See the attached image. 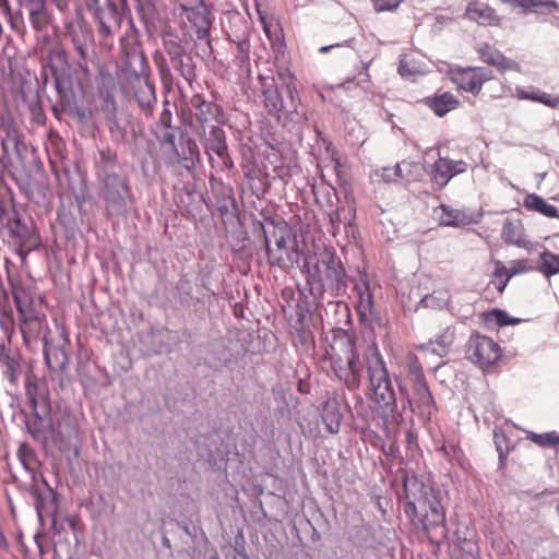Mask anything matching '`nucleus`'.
<instances>
[{"label":"nucleus","instance_id":"obj_42","mask_svg":"<svg viewBox=\"0 0 559 559\" xmlns=\"http://www.w3.org/2000/svg\"><path fill=\"white\" fill-rule=\"evenodd\" d=\"M441 224L444 226L459 227L465 224V215L459 210H452L447 205H441Z\"/></svg>","mask_w":559,"mask_h":559},{"label":"nucleus","instance_id":"obj_15","mask_svg":"<svg viewBox=\"0 0 559 559\" xmlns=\"http://www.w3.org/2000/svg\"><path fill=\"white\" fill-rule=\"evenodd\" d=\"M467 358L486 370L495 366L502 356V349L492 338L474 333L466 344Z\"/></svg>","mask_w":559,"mask_h":559},{"label":"nucleus","instance_id":"obj_41","mask_svg":"<svg viewBox=\"0 0 559 559\" xmlns=\"http://www.w3.org/2000/svg\"><path fill=\"white\" fill-rule=\"evenodd\" d=\"M110 139L118 144H124L128 140L127 123L121 121L118 117L106 122Z\"/></svg>","mask_w":559,"mask_h":559},{"label":"nucleus","instance_id":"obj_61","mask_svg":"<svg viewBox=\"0 0 559 559\" xmlns=\"http://www.w3.org/2000/svg\"><path fill=\"white\" fill-rule=\"evenodd\" d=\"M540 93H542V91L538 88H531L530 91L524 90V88L516 90V96L520 99L532 100V102H536V103L539 102Z\"/></svg>","mask_w":559,"mask_h":559},{"label":"nucleus","instance_id":"obj_58","mask_svg":"<svg viewBox=\"0 0 559 559\" xmlns=\"http://www.w3.org/2000/svg\"><path fill=\"white\" fill-rule=\"evenodd\" d=\"M420 169L421 166L419 164L403 160L402 163H399L395 165V167L391 168L392 171H394V177L396 178H403L409 180V177L404 174L405 170L411 171V168Z\"/></svg>","mask_w":559,"mask_h":559},{"label":"nucleus","instance_id":"obj_17","mask_svg":"<svg viewBox=\"0 0 559 559\" xmlns=\"http://www.w3.org/2000/svg\"><path fill=\"white\" fill-rule=\"evenodd\" d=\"M318 409L326 432L337 435L348 405L343 403L337 396H331L321 403Z\"/></svg>","mask_w":559,"mask_h":559},{"label":"nucleus","instance_id":"obj_62","mask_svg":"<svg viewBox=\"0 0 559 559\" xmlns=\"http://www.w3.org/2000/svg\"><path fill=\"white\" fill-rule=\"evenodd\" d=\"M472 70L477 79L479 81L480 87H483L484 83L491 80L493 78L492 71L484 68V67H472Z\"/></svg>","mask_w":559,"mask_h":559},{"label":"nucleus","instance_id":"obj_48","mask_svg":"<svg viewBox=\"0 0 559 559\" xmlns=\"http://www.w3.org/2000/svg\"><path fill=\"white\" fill-rule=\"evenodd\" d=\"M17 456L22 466L31 472L33 469L32 464L35 461V452L32 447L26 442L21 443L17 450Z\"/></svg>","mask_w":559,"mask_h":559},{"label":"nucleus","instance_id":"obj_45","mask_svg":"<svg viewBox=\"0 0 559 559\" xmlns=\"http://www.w3.org/2000/svg\"><path fill=\"white\" fill-rule=\"evenodd\" d=\"M488 319L493 321L498 326H508L519 324L522 320L509 316L506 310L495 308L488 312Z\"/></svg>","mask_w":559,"mask_h":559},{"label":"nucleus","instance_id":"obj_1","mask_svg":"<svg viewBox=\"0 0 559 559\" xmlns=\"http://www.w3.org/2000/svg\"><path fill=\"white\" fill-rule=\"evenodd\" d=\"M366 371L369 397L377 405L379 415L385 424H399L407 408L414 412L408 389L397 376L390 374L384 357L374 341L367 349Z\"/></svg>","mask_w":559,"mask_h":559},{"label":"nucleus","instance_id":"obj_13","mask_svg":"<svg viewBox=\"0 0 559 559\" xmlns=\"http://www.w3.org/2000/svg\"><path fill=\"white\" fill-rule=\"evenodd\" d=\"M100 195L109 216L124 215L132 202V193L127 176L100 182Z\"/></svg>","mask_w":559,"mask_h":559},{"label":"nucleus","instance_id":"obj_21","mask_svg":"<svg viewBox=\"0 0 559 559\" xmlns=\"http://www.w3.org/2000/svg\"><path fill=\"white\" fill-rule=\"evenodd\" d=\"M59 111L67 114L70 118L75 120L84 131H93L95 128L92 108L83 102H79V98L70 100L69 104H62L59 106Z\"/></svg>","mask_w":559,"mask_h":559},{"label":"nucleus","instance_id":"obj_53","mask_svg":"<svg viewBox=\"0 0 559 559\" xmlns=\"http://www.w3.org/2000/svg\"><path fill=\"white\" fill-rule=\"evenodd\" d=\"M26 396L28 400L29 407L33 412V414L37 418H41V415L38 412V386L37 384H27L26 385Z\"/></svg>","mask_w":559,"mask_h":559},{"label":"nucleus","instance_id":"obj_29","mask_svg":"<svg viewBox=\"0 0 559 559\" xmlns=\"http://www.w3.org/2000/svg\"><path fill=\"white\" fill-rule=\"evenodd\" d=\"M45 318L40 317L34 308L28 309V313L21 318V333L23 338L32 340L38 338Z\"/></svg>","mask_w":559,"mask_h":559},{"label":"nucleus","instance_id":"obj_31","mask_svg":"<svg viewBox=\"0 0 559 559\" xmlns=\"http://www.w3.org/2000/svg\"><path fill=\"white\" fill-rule=\"evenodd\" d=\"M523 206L530 211L540 213L546 217H559L558 209L555 205L547 203L545 199L535 193H528L524 198Z\"/></svg>","mask_w":559,"mask_h":559},{"label":"nucleus","instance_id":"obj_6","mask_svg":"<svg viewBox=\"0 0 559 559\" xmlns=\"http://www.w3.org/2000/svg\"><path fill=\"white\" fill-rule=\"evenodd\" d=\"M265 109L284 126L293 123L299 126L305 116L298 111L299 98L295 95V88L283 80L278 84L273 75H259Z\"/></svg>","mask_w":559,"mask_h":559},{"label":"nucleus","instance_id":"obj_12","mask_svg":"<svg viewBox=\"0 0 559 559\" xmlns=\"http://www.w3.org/2000/svg\"><path fill=\"white\" fill-rule=\"evenodd\" d=\"M138 57L140 60V69L133 72V81H131L130 84L136 104L143 115L148 118L152 117L157 102L155 85L150 80V67L145 53L140 51Z\"/></svg>","mask_w":559,"mask_h":559},{"label":"nucleus","instance_id":"obj_36","mask_svg":"<svg viewBox=\"0 0 559 559\" xmlns=\"http://www.w3.org/2000/svg\"><path fill=\"white\" fill-rule=\"evenodd\" d=\"M357 297L356 310L360 321L367 320L369 317L376 316L374 311V299L372 289L359 294Z\"/></svg>","mask_w":559,"mask_h":559},{"label":"nucleus","instance_id":"obj_57","mask_svg":"<svg viewBox=\"0 0 559 559\" xmlns=\"http://www.w3.org/2000/svg\"><path fill=\"white\" fill-rule=\"evenodd\" d=\"M246 177L251 179L250 188L257 197L265 192V178L261 177L260 174L247 173Z\"/></svg>","mask_w":559,"mask_h":559},{"label":"nucleus","instance_id":"obj_25","mask_svg":"<svg viewBox=\"0 0 559 559\" xmlns=\"http://www.w3.org/2000/svg\"><path fill=\"white\" fill-rule=\"evenodd\" d=\"M412 384L415 399L413 404L416 403L420 414L430 416L431 412L436 409V402L426 379Z\"/></svg>","mask_w":559,"mask_h":559},{"label":"nucleus","instance_id":"obj_5","mask_svg":"<svg viewBox=\"0 0 559 559\" xmlns=\"http://www.w3.org/2000/svg\"><path fill=\"white\" fill-rule=\"evenodd\" d=\"M40 80L44 87L51 84L57 93V100L52 106L56 116L59 112V106L82 96V83L75 76V71L69 64L67 53L62 49L48 51Z\"/></svg>","mask_w":559,"mask_h":559},{"label":"nucleus","instance_id":"obj_20","mask_svg":"<svg viewBox=\"0 0 559 559\" xmlns=\"http://www.w3.org/2000/svg\"><path fill=\"white\" fill-rule=\"evenodd\" d=\"M95 173L99 182L126 177L116 152L109 148L99 150L98 157L95 159Z\"/></svg>","mask_w":559,"mask_h":559},{"label":"nucleus","instance_id":"obj_55","mask_svg":"<svg viewBox=\"0 0 559 559\" xmlns=\"http://www.w3.org/2000/svg\"><path fill=\"white\" fill-rule=\"evenodd\" d=\"M198 120L202 123L209 120V116H216L218 112V107L213 103H207L203 100L198 107Z\"/></svg>","mask_w":559,"mask_h":559},{"label":"nucleus","instance_id":"obj_34","mask_svg":"<svg viewBox=\"0 0 559 559\" xmlns=\"http://www.w3.org/2000/svg\"><path fill=\"white\" fill-rule=\"evenodd\" d=\"M431 182L438 187V189L444 188L448 182L452 179L450 171V158L439 157L432 166L430 174Z\"/></svg>","mask_w":559,"mask_h":559},{"label":"nucleus","instance_id":"obj_63","mask_svg":"<svg viewBox=\"0 0 559 559\" xmlns=\"http://www.w3.org/2000/svg\"><path fill=\"white\" fill-rule=\"evenodd\" d=\"M371 290L370 282L368 280V275L366 273H362L359 275V278L354 284V292L356 296L362 293H367Z\"/></svg>","mask_w":559,"mask_h":559},{"label":"nucleus","instance_id":"obj_64","mask_svg":"<svg viewBox=\"0 0 559 559\" xmlns=\"http://www.w3.org/2000/svg\"><path fill=\"white\" fill-rule=\"evenodd\" d=\"M538 103H540L549 108L556 109V108H559V96L542 91Z\"/></svg>","mask_w":559,"mask_h":559},{"label":"nucleus","instance_id":"obj_46","mask_svg":"<svg viewBox=\"0 0 559 559\" xmlns=\"http://www.w3.org/2000/svg\"><path fill=\"white\" fill-rule=\"evenodd\" d=\"M447 301L445 293L433 292L432 294L424 296L420 299L418 307L442 309L447 305Z\"/></svg>","mask_w":559,"mask_h":559},{"label":"nucleus","instance_id":"obj_59","mask_svg":"<svg viewBox=\"0 0 559 559\" xmlns=\"http://www.w3.org/2000/svg\"><path fill=\"white\" fill-rule=\"evenodd\" d=\"M377 12L393 11L403 0H371Z\"/></svg>","mask_w":559,"mask_h":559},{"label":"nucleus","instance_id":"obj_44","mask_svg":"<svg viewBox=\"0 0 559 559\" xmlns=\"http://www.w3.org/2000/svg\"><path fill=\"white\" fill-rule=\"evenodd\" d=\"M180 132H183L180 127H171V129H163L159 132L156 131L155 135L156 139L159 141V143L163 146H168L170 151L176 147L178 141H177V134L178 138L180 136Z\"/></svg>","mask_w":559,"mask_h":559},{"label":"nucleus","instance_id":"obj_47","mask_svg":"<svg viewBox=\"0 0 559 559\" xmlns=\"http://www.w3.org/2000/svg\"><path fill=\"white\" fill-rule=\"evenodd\" d=\"M298 426L301 430V433L309 439H314L320 435V426L318 420H311L307 416H304L299 421Z\"/></svg>","mask_w":559,"mask_h":559},{"label":"nucleus","instance_id":"obj_24","mask_svg":"<svg viewBox=\"0 0 559 559\" xmlns=\"http://www.w3.org/2000/svg\"><path fill=\"white\" fill-rule=\"evenodd\" d=\"M44 359L51 371H63L69 364V356L64 348L48 343L46 335L44 336Z\"/></svg>","mask_w":559,"mask_h":559},{"label":"nucleus","instance_id":"obj_33","mask_svg":"<svg viewBox=\"0 0 559 559\" xmlns=\"http://www.w3.org/2000/svg\"><path fill=\"white\" fill-rule=\"evenodd\" d=\"M466 15L472 21L483 25L498 24V17L495 10L486 4H469L466 10Z\"/></svg>","mask_w":559,"mask_h":559},{"label":"nucleus","instance_id":"obj_52","mask_svg":"<svg viewBox=\"0 0 559 559\" xmlns=\"http://www.w3.org/2000/svg\"><path fill=\"white\" fill-rule=\"evenodd\" d=\"M493 440L499 455L500 465H503V461L509 453L508 440L503 433H498L497 431L493 432Z\"/></svg>","mask_w":559,"mask_h":559},{"label":"nucleus","instance_id":"obj_49","mask_svg":"<svg viewBox=\"0 0 559 559\" xmlns=\"http://www.w3.org/2000/svg\"><path fill=\"white\" fill-rule=\"evenodd\" d=\"M0 328L5 334L4 342L11 344V335L13 333V313L11 308L0 311Z\"/></svg>","mask_w":559,"mask_h":559},{"label":"nucleus","instance_id":"obj_54","mask_svg":"<svg viewBox=\"0 0 559 559\" xmlns=\"http://www.w3.org/2000/svg\"><path fill=\"white\" fill-rule=\"evenodd\" d=\"M117 109L118 108L115 98L110 95H107L102 103V111L106 122L118 117Z\"/></svg>","mask_w":559,"mask_h":559},{"label":"nucleus","instance_id":"obj_37","mask_svg":"<svg viewBox=\"0 0 559 559\" xmlns=\"http://www.w3.org/2000/svg\"><path fill=\"white\" fill-rule=\"evenodd\" d=\"M538 270L547 277L559 273V255L547 250L539 255Z\"/></svg>","mask_w":559,"mask_h":559},{"label":"nucleus","instance_id":"obj_50","mask_svg":"<svg viewBox=\"0 0 559 559\" xmlns=\"http://www.w3.org/2000/svg\"><path fill=\"white\" fill-rule=\"evenodd\" d=\"M163 110L157 121V128L171 129L173 127V110L171 107L176 108V104H171L167 98L163 102Z\"/></svg>","mask_w":559,"mask_h":559},{"label":"nucleus","instance_id":"obj_35","mask_svg":"<svg viewBox=\"0 0 559 559\" xmlns=\"http://www.w3.org/2000/svg\"><path fill=\"white\" fill-rule=\"evenodd\" d=\"M180 8L193 27L212 23L207 8L203 2L197 7H187L181 4Z\"/></svg>","mask_w":559,"mask_h":559},{"label":"nucleus","instance_id":"obj_10","mask_svg":"<svg viewBox=\"0 0 559 559\" xmlns=\"http://www.w3.org/2000/svg\"><path fill=\"white\" fill-rule=\"evenodd\" d=\"M0 11L8 17L12 29L23 33L25 23L23 13L28 16L32 27L41 32L51 22L47 0H0Z\"/></svg>","mask_w":559,"mask_h":559},{"label":"nucleus","instance_id":"obj_4","mask_svg":"<svg viewBox=\"0 0 559 559\" xmlns=\"http://www.w3.org/2000/svg\"><path fill=\"white\" fill-rule=\"evenodd\" d=\"M162 44L169 58V62L158 51L153 55V60L163 84L170 87L174 83L171 66L173 69L191 86L198 76V64L187 40L169 31L163 35Z\"/></svg>","mask_w":559,"mask_h":559},{"label":"nucleus","instance_id":"obj_38","mask_svg":"<svg viewBox=\"0 0 559 559\" xmlns=\"http://www.w3.org/2000/svg\"><path fill=\"white\" fill-rule=\"evenodd\" d=\"M501 236L507 243L519 246L522 238L521 223L507 218L502 225Z\"/></svg>","mask_w":559,"mask_h":559},{"label":"nucleus","instance_id":"obj_30","mask_svg":"<svg viewBox=\"0 0 559 559\" xmlns=\"http://www.w3.org/2000/svg\"><path fill=\"white\" fill-rule=\"evenodd\" d=\"M501 2L533 13H546L558 8L555 0H501Z\"/></svg>","mask_w":559,"mask_h":559},{"label":"nucleus","instance_id":"obj_23","mask_svg":"<svg viewBox=\"0 0 559 559\" xmlns=\"http://www.w3.org/2000/svg\"><path fill=\"white\" fill-rule=\"evenodd\" d=\"M455 338V331L453 328H445L435 340L419 345V349L430 352L439 357L447 356Z\"/></svg>","mask_w":559,"mask_h":559},{"label":"nucleus","instance_id":"obj_18","mask_svg":"<svg viewBox=\"0 0 559 559\" xmlns=\"http://www.w3.org/2000/svg\"><path fill=\"white\" fill-rule=\"evenodd\" d=\"M0 369L1 374L12 385L19 383L22 374V355L21 353L12 348L10 344L5 343L4 340L0 341Z\"/></svg>","mask_w":559,"mask_h":559},{"label":"nucleus","instance_id":"obj_14","mask_svg":"<svg viewBox=\"0 0 559 559\" xmlns=\"http://www.w3.org/2000/svg\"><path fill=\"white\" fill-rule=\"evenodd\" d=\"M63 25L66 37L71 40L73 48L79 56L78 67L84 74H88L90 70L87 61L94 43L91 29L84 21L74 22L73 19H69L68 16L66 17Z\"/></svg>","mask_w":559,"mask_h":559},{"label":"nucleus","instance_id":"obj_40","mask_svg":"<svg viewBox=\"0 0 559 559\" xmlns=\"http://www.w3.org/2000/svg\"><path fill=\"white\" fill-rule=\"evenodd\" d=\"M250 39L243 38L236 45L235 63L242 71L250 70Z\"/></svg>","mask_w":559,"mask_h":559},{"label":"nucleus","instance_id":"obj_43","mask_svg":"<svg viewBox=\"0 0 559 559\" xmlns=\"http://www.w3.org/2000/svg\"><path fill=\"white\" fill-rule=\"evenodd\" d=\"M406 368L412 383L426 379L421 364L415 354L409 353L406 356Z\"/></svg>","mask_w":559,"mask_h":559},{"label":"nucleus","instance_id":"obj_8","mask_svg":"<svg viewBox=\"0 0 559 559\" xmlns=\"http://www.w3.org/2000/svg\"><path fill=\"white\" fill-rule=\"evenodd\" d=\"M85 7L103 45H112L126 17L132 31L138 33L128 0H85Z\"/></svg>","mask_w":559,"mask_h":559},{"label":"nucleus","instance_id":"obj_11","mask_svg":"<svg viewBox=\"0 0 559 559\" xmlns=\"http://www.w3.org/2000/svg\"><path fill=\"white\" fill-rule=\"evenodd\" d=\"M0 173L14 166L16 162L23 163L27 152L24 128L21 122L7 112L0 114Z\"/></svg>","mask_w":559,"mask_h":559},{"label":"nucleus","instance_id":"obj_51","mask_svg":"<svg viewBox=\"0 0 559 559\" xmlns=\"http://www.w3.org/2000/svg\"><path fill=\"white\" fill-rule=\"evenodd\" d=\"M78 176L80 179L79 183L78 185L70 183V189L72 190L75 201L81 204L86 201L87 186H86L85 176L81 171H78Z\"/></svg>","mask_w":559,"mask_h":559},{"label":"nucleus","instance_id":"obj_9","mask_svg":"<svg viewBox=\"0 0 559 559\" xmlns=\"http://www.w3.org/2000/svg\"><path fill=\"white\" fill-rule=\"evenodd\" d=\"M265 251L270 265L287 271L299 262L296 236L285 222L263 226Z\"/></svg>","mask_w":559,"mask_h":559},{"label":"nucleus","instance_id":"obj_22","mask_svg":"<svg viewBox=\"0 0 559 559\" xmlns=\"http://www.w3.org/2000/svg\"><path fill=\"white\" fill-rule=\"evenodd\" d=\"M476 51L481 61L496 67L501 71L514 70L518 68V63L514 60L507 58L502 52L487 43L479 44Z\"/></svg>","mask_w":559,"mask_h":559},{"label":"nucleus","instance_id":"obj_32","mask_svg":"<svg viewBox=\"0 0 559 559\" xmlns=\"http://www.w3.org/2000/svg\"><path fill=\"white\" fill-rule=\"evenodd\" d=\"M453 81L461 90L473 95H477L481 91L479 81H477L472 67L459 68L453 74Z\"/></svg>","mask_w":559,"mask_h":559},{"label":"nucleus","instance_id":"obj_3","mask_svg":"<svg viewBox=\"0 0 559 559\" xmlns=\"http://www.w3.org/2000/svg\"><path fill=\"white\" fill-rule=\"evenodd\" d=\"M300 270L306 275V285L314 307L322 305L325 294L333 298L346 294L348 275L334 250L325 248L319 254L306 257Z\"/></svg>","mask_w":559,"mask_h":559},{"label":"nucleus","instance_id":"obj_2","mask_svg":"<svg viewBox=\"0 0 559 559\" xmlns=\"http://www.w3.org/2000/svg\"><path fill=\"white\" fill-rule=\"evenodd\" d=\"M403 487V510L409 523L431 544L440 546L448 537L441 491L424 484L415 476L404 477Z\"/></svg>","mask_w":559,"mask_h":559},{"label":"nucleus","instance_id":"obj_19","mask_svg":"<svg viewBox=\"0 0 559 559\" xmlns=\"http://www.w3.org/2000/svg\"><path fill=\"white\" fill-rule=\"evenodd\" d=\"M175 163L183 167L187 171H192L201 155L197 142L187 133L180 132L178 143L171 150Z\"/></svg>","mask_w":559,"mask_h":559},{"label":"nucleus","instance_id":"obj_16","mask_svg":"<svg viewBox=\"0 0 559 559\" xmlns=\"http://www.w3.org/2000/svg\"><path fill=\"white\" fill-rule=\"evenodd\" d=\"M202 144L212 167L231 168L234 163L229 155L226 133L223 128L212 126L209 133H204Z\"/></svg>","mask_w":559,"mask_h":559},{"label":"nucleus","instance_id":"obj_27","mask_svg":"<svg viewBox=\"0 0 559 559\" xmlns=\"http://www.w3.org/2000/svg\"><path fill=\"white\" fill-rule=\"evenodd\" d=\"M423 103L438 117H443L459 105V100L450 92L426 97L423 99Z\"/></svg>","mask_w":559,"mask_h":559},{"label":"nucleus","instance_id":"obj_56","mask_svg":"<svg viewBox=\"0 0 559 559\" xmlns=\"http://www.w3.org/2000/svg\"><path fill=\"white\" fill-rule=\"evenodd\" d=\"M13 300L16 307V310L19 314L22 317L26 316L28 313V309L33 308L31 302H28L26 297L22 296V293L19 292L16 288H13L12 290Z\"/></svg>","mask_w":559,"mask_h":559},{"label":"nucleus","instance_id":"obj_26","mask_svg":"<svg viewBox=\"0 0 559 559\" xmlns=\"http://www.w3.org/2000/svg\"><path fill=\"white\" fill-rule=\"evenodd\" d=\"M193 288V284L189 278L186 276L180 277L173 290L174 300L183 308H191L201 302V298L194 296Z\"/></svg>","mask_w":559,"mask_h":559},{"label":"nucleus","instance_id":"obj_7","mask_svg":"<svg viewBox=\"0 0 559 559\" xmlns=\"http://www.w3.org/2000/svg\"><path fill=\"white\" fill-rule=\"evenodd\" d=\"M332 349L337 353L332 357V370L336 378L349 390L356 391L361 385L366 361L362 362L355 337L346 330L334 331Z\"/></svg>","mask_w":559,"mask_h":559},{"label":"nucleus","instance_id":"obj_39","mask_svg":"<svg viewBox=\"0 0 559 559\" xmlns=\"http://www.w3.org/2000/svg\"><path fill=\"white\" fill-rule=\"evenodd\" d=\"M527 439L542 448H551L559 452V435L556 431L544 433L530 432Z\"/></svg>","mask_w":559,"mask_h":559},{"label":"nucleus","instance_id":"obj_60","mask_svg":"<svg viewBox=\"0 0 559 559\" xmlns=\"http://www.w3.org/2000/svg\"><path fill=\"white\" fill-rule=\"evenodd\" d=\"M211 26H212V23L194 27L195 28L197 38L199 40H205V45L210 49V51H212V41H211V38H210Z\"/></svg>","mask_w":559,"mask_h":559},{"label":"nucleus","instance_id":"obj_28","mask_svg":"<svg viewBox=\"0 0 559 559\" xmlns=\"http://www.w3.org/2000/svg\"><path fill=\"white\" fill-rule=\"evenodd\" d=\"M237 360L238 354L234 353L225 341H221L214 345L210 367L213 369H221L222 367H229L236 364Z\"/></svg>","mask_w":559,"mask_h":559}]
</instances>
